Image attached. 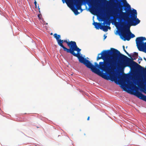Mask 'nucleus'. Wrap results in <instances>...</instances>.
Returning a JSON list of instances; mask_svg holds the SVG:
<instances>
[{
  "label": "nucleus",
  "instance_id": "18",
  "mask_svg": "<svg viewBox=\"0 0 146 146\" xmlns=\"http://www.w3.org/2000/svg\"><path fill=\"white\" fill-rule=\"evenodd\" d=\"M138 60H142V58H141L140 57V58H139Z\"/></svg>",
  "mask_w": 146,
  "mask_h": 146
},
{
  "label": "nucleus",
  "instance_id": "12",
  "mask_svg": "<svg viewBox=\"0 0 146 146\" xmlns=\"http://www.w3.org/2000/svg\"><path fill=\"white\" fill-rule=\"evenodd\" d=\"M123 50L128 55V56L131 57V56L125 50V49H124Z\"/></svg>",
  "mask_w": 146,
  "mask_h": 146
},
{
  "label": "nucleus",
  "instance_id": "4",
  "mask_svg": "<svg viewBox=\"0 0 146 146\" xmlns=\"http://www.w3.org/2000/svg\"><path fill=\"white\" fill-rule=\"evenodd\" d=\"M146 40L145 37H137L136 39L137 46L139 50L146 53V42L143 41Z\"/></svg>",
  "mask_w": 146,
  "mask_h": 146
},
{
  "label": "nucleus",
  "instance_id": "2",
  "mask_svg": "<svg viewBox=\"0 0 146 146\" xmlns=\"http://www.w3.org/2000/svg\"><path fill=\"white\" fill-rule=\"evenodd\" d=\"M59 43L58 45L63 49L64 51L77 57L79 56L81 49L78 47L75 42H68L67 40H61Z\"/></svg>",
  "mask_w": 146,
  "mask_h": 146
},
{
  "label": "nucleus",
  "instance_id": "25",
  "mask_svg": "<svg viewBox=\"0 0 146 146\" xmlns=\"http://www.w3.org/2000/svg\"><path fill=\"white\" fill-rule=\"evenodd\" d=\"M118 78H119V76L118 77Z\"/></svg>",
  "mask_w": 146,
  "mask_h": 146
},
{
  "label": "nucleus",
  "instance_id": "26",
  "mask_svg": "<svg viewBox=\"0 0 146 146\" xmlns=\"http://www.w3.org/2000/svg\"><path fill=\"white\" fill-rule=\"evenodd\" d=\"M52 33H51V34H50V35H52Z\"/></svg>",
  "mask_w": 146,
  "mask_h": 146
},
{
  "label": "nucleus",
  "instance_id": "19",
  "mask_svg": "<svg viewBox=\"0 0 146 146\" xmlns=\"http://www.w3.org/2000/svg\"><path fill=\"white\" fill-rule=\"evenodd\" d=\"M90 119V117L89 116H88L87 118V120H89Z\"/></svg>",
  "mask_w": 146,
  "mask_h": 146
},
{
  "label": "nucleus",
  "instance_id": "21",
  "mask_svg": "<svg viewBox=\"0 0 146 146\" xmlns=\"http://www.w3.org/2000/svg\"><path fill=\"white\" fill-rule=\"evenodd\" d=\"M104 39H105L107 37V36H105V35H104Z\"/></svg>",
  "mask_w": 146,
  "mask_h": 146
},
{
  "label": "nucleus",
  "instance_id": "17",
  "mask_svg": "<svg viewBox=\"0 0 146 146\" xmlns=\"http://www.w3.org/2000/svg\"><path fill=\"white\" fill-rule=\"evenodd\" d=\"M107 28H108V29H111V27L110 26H107Z\"/></svg>",
  "mask_w": 146,
  "mask_h": 146
},
{
  "label": "nucleus",
  "instance_id": "13",
  "mask_svg": "<svg viewBox=\"0 0 146 146\" xmlns=\"http://www.w3.org/2000/svg\"><path fill=\"white\" fill-rule=\"evenodd\" d=\"M123 50L128 55V56L131 57V56L125 50V49H124Z\"/></svg>",
  "mask_w": 146,
  "mask_h": 146
},
{
  "label": "nucleus",
  "instance_id": "22",
  "mask_svg": "<svg viewBox=\"0 0 146 146\" xmlns=\"http://www.w3.org/2000/svg\"><path fill=\"white\" fill-rule=\"evenodd\" d=\"M123 49H125V46H123Z\"/></svg>",
  "mask_w": 146,
  "mask_h": 146
},
{
  "label": "nucleus",
  "instance_id": "20",
  "mask_svg": "<svg viewBox=\"0 0 146 146\" xmlns=\"http://www.w3.org/2000/svg\"><path fill=\"white\" fill-rule=\"evenodd\" d=\"M103 24L104 25H105V24H106V23L105 22H104L103 23Z\"/></svg>",
  "mask_w": 146,
  "mask_h": 146
},
{
  "label": "nucleus",
  "instance_id": "11",
  "mask_svg": "<svg viewBox=\"0 0 146 146\" xmlns=\"http://www.w3.org/2000/svg\"><path fill=\"white\" fill-rule=\"evenodd\" d=\"M123 50L128 55V56L131 57V56L125 50V49H124Z\"/></svg>",
  "mask_w": 146,
  "mask_h": 146
},
{
  "label": "nucleus",
  "instance_id": "15",
  "mask_svg": "<svg viewBox=\"0 0 146 146\" xmlns=\"http://www.w3.org/2000/svg\"><path fill=\"white\" fill-rule=\"evenodd\" d=\"M34 4H35V7L36 8L37 7V5H36V1H35L34 2Z\"/></svg>",
  "mask_w": 146,
  "mask_h": 146
},
{
  "label": "nucleus",
  "instance_id": "24",
  "mask_svg": "<svg viewBox=\"0 0 146 146\" xmlns=\"http://www.w3.org/2000/svg\"><path fill=\"white\" fill-rule=\"evenodd\" d=\"M140 61H139V62L138 63L139 64H140Z\"/></svg>",
  "mask_w": 146,
  "mask_h": 146
},
{
  "label": "nucleus",
  "instance_id": "6",
  "mask_svg": "<svg viewBox=\"0 0 146 146\" xmlns=\"http://www.w3.org/2000/svg\"><path fill=\"white\" fill-rule=\"evenodd\" d=\"M93 24L95 28L97 29H100V27L102 25L101 23L95 22H94Z\"/></svg>",
  "mask_w": 146,
  "mask_h": 146
},
{
  "label": "nucleus",
  "instance_id": "5",
  "mask_svg": "<svg viewBox=\"0 0 146 146\" xmlns=\"http://www.w3.org/2000/svg\"><path fill=\"white\" fill-rule=\"evenodd\" d=\"M129 85L130 88H133L136 91V93L135 95L137 97L140 98V99L145 101H146V96L143 95L142 93L138 91H136L137 89V87L133 84L132 82H131L129 83H127Z\"/></svg>",
  "mask_w": 146,
  "mask_h": 146
},
{
  "label": "nucleus",
  "instance_id": "14",
  "mask_svg": "<svg viewBox=\"0 0 146 146\" xmlns=\"http://www.w3.org/2000/svg\"><path fill=\"white\" fill-rule=\"evenodd\" d=\"M134 55H135L137 57V56H138V54L137 52H134Z\"/></svg>",
  "mask_w": 146,
  "mask_h": 146
},
{
  "label": "nucleus",
  "instance_id": "9",
  "mask_svg": "<svg viewBox=\"0 0 146 146\" xmlns=\"http://www.w3.org/2000/svg\"><path fill=\"white\" fill-rule=\"evenodd\" d=\"M100 29H102L105 32H106L108 31L107 26V25H102L101 27H100Z\"/></svg>",
  "mask_w": 146,
  "mask_h": 146
},
{
  "label": "nucleus",
  "instance_id": "10",
  "mask_svg": "<svg viewBox=\"0 0 146 146\" xmlns=\"http://www.w3.org/2000/svg\"><path fill=\"white\" fill-rule=\"evenodd\" d=\"M123 50L128 55V56L131 57V56L125 50V49H124Z\"/></svg>",
  "mask_w": 146,
  "mask_h": 146
},
{
  "label": "nucleus",
  "instance_id": "7",
  "mask_svg": "<svg viewBox=\"0 0 146 146\" xmlns=\"http://www.w3.org/2000/svg\"><path fill=\"white\" fill-rule=\"evenodd\" d=\"M54 37L56 39L58 44H59V41L60 40H61V39H60L61 37L60 35H57L56 33H55L54 35Z\"/></svg>",
  "mask_w": 146,
  "mask_h": 146
},
{
  "label": "nucleus",
  "instance_id": "3",
  "mask_svg": "<svg viewBox=\"0 0 146 146\" xmlns=\"http://www.w3.org/2000/svg\"><path fill=\"white\" fill-rule=\"evenodd\" d=\"M63 3H66L68 6H75L78 10L81 9L82 1L85 2L88 0H62ZM90 3L92 6L91 10L93 11H95L98 9V6L97 3L94 2L93 0H90Z\"/></svg>",
  "mask_w": 146,
  "mask_h": 146
},
{
  "label": "nucleus",
  "instance_id": "1",
  "mask_svg": "<svg viewBox=\"0 0 146 146\" xmlns=\"http://www.w3.org/2000/svg\"><path fill=\"white\" fill-rule=\"evenodd\" d=\"M79 62L84 64L87 67L91 69L92 72L98 74L100 69L103 71L107 72L110 69H113L116 65L118 59L120 61H124L123 65L124 67L128 66L131 69H135L137 66L142 67L137 63L133 61L132 58H130L121 54L116 49L111 48L110 50H104L98 54L96 60L102 59L104 62H99V64L96 62L92 64L88 60L80 55L77 57Z\"/></svg>",
  "mask_w": 146,
  "mask_h": 146
},
{
  "label": "nucleus",
  "instance_id": "23",
  "mask_svg": "<svg viewBox=\"0 0 146 146\" xmlns=\"http://www.w3.org/2000/svg\"><path fill=\"white\" fill-rule=\"evenodd\" d=\"M38 8H39V6H38ZM38 9H39H39H40V8H38Z\"/></svg>",
  "mask_w": 146,
  "mask_h": 146
},
{
  "label": "nucleus",
  "instance_id": "8",
  "mask_svg": "<svg viewBox=\"0 0 146 146\" xmlns=\"http://www.w3.org/2000/svg\"><path fill=\"white\" fill-rule=\"evenodd\" d=\"M72 7V9L76 15H78L79 13L78 11V9L74 6H71Z\"/></svg>",
  "mask_w": 146,
  "mask_h": 146
},
{
  "label": "nucleus",
  "instance_id": "16",
  "mask_svg": "<svg viewBox=\"0 0 146 146\" xmlns=\"http://www.w3.org/2000/svg\"><path fill=\"white\" fill-rule=\"evenodd\" d=\"M38 17L40 19H41V15L40 14H39V15H38Z\"/></svg>",
  "mask_w": 146,
  "mask_h": 146
}]
</instances>
